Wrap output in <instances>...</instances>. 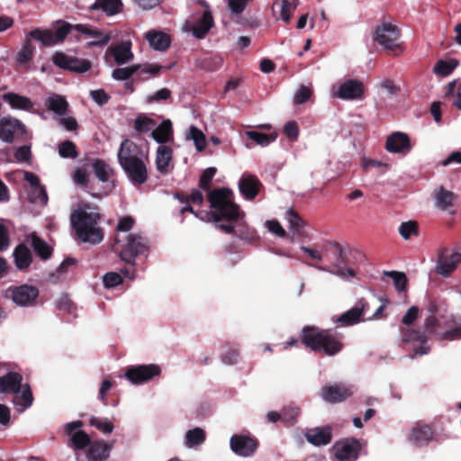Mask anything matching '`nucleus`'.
<instances>
[{
    "instance_id": "obj_21",
    "label": "nucleus",
    "mask_w": 461,
    "mask_h": 461,
    "mask_svg": "<svg viewBox=\"0 0 461 461\" xmlns=\"http://www.w3.org/2000/svg\"><path fill=\"white\" fill-rule=\"evenodd\" d=\"M385 149L390 153L408 154L411 149L409 136L402 131L393 132L386 139Z\"/></svg>"
},
{
    "instance_id": "obj_53",
    "label": "nucleus",
    "mask_w": 461,
    "mask_h": 461,
    "mask_svg": "<svg viewBox=\"0 0 461 461\" xmlns=\"http://www.w3.org/2000/svg\"><path fill=\"white\" fill-rule=\"evenodd\" d=\"M32 56L33 49L32 47L31 41L28 40L18 52L16 60L19 65H23L29 62L32 59Z\"/></svg>"
},
{
    "instance_id": "obj_45",
    "label": "nucleus",
    "mask_w": 461,
    "mask_h": 461,
    "mask_svg": "<svg viewBox=\"0 0 461 461\" xmlns=\"http://www.w3.org/2000/svg\"><path fill=\"white\" fill-rule=\"evenodd\" d=\"M29 36L40 41L44 46H53L56 44L55 36L50 30L34 29L29 32Z\"/></svg>"
},
{
    "instance_id": "obj_58",
    "label": "nucleus",
    "mask_w": 461,
    "mask_h": 461,
    "mask_svg": "<svg viewBox=\"0 0 461 461\" xmlns=\"http://www.w3.org/2000/svg\"><path fill=\"white\" fill-rule=\"evenodd\" d=\"M103 282L105 287H115L122 283L121 275L115 272H108L103 276Z\"/></svg>"
},
{
    "instance_id": "obj_59",
    "label": "nucleus",
    "mask_w": 461,
    "mask_h": 461,
    "mask_svg": "<svg viewBox=\"0 0 461 461\" xmlns=\"http://www.w3.org/2000/svg\"><path fill=\"white\" fill-rule=\"evenodd\" d=\"M215 174H216V168H214V167L206 168L203 172L202 176L200 178V182H199L200 187L204 190H207L209 188L210 183H211L212 179L213 178V176H215Z\"/></svg>"
},
{
    "instance_id": "obj_38",
    "label": "nucleus",
    "mask_w": 461,
    "mask_h": 461,
    "mask_svg": "<svg viewBox=\"0 0 461 461\" xmlns=\"http://www.w3.org/2000/svg\"><path fill=\"white\" fill-rule=\"evenodd\" d=\"M122 0H96L92 5V10H102L107 15H114L121 11Z\"/></svg>"
},
{
    "instance_id": "obj_19",
    "label": "nucleus",
    "mask_w": 461,
    "mask_h": 461,
    "mask_svg": "<svg viewBox=\"0 0 461 461\" xmlns=\"http://www.w3.org/2000/svg\"><path fill=\"white\" fill-rule=\"evenodd\" d=\"M198 3L204 7V11L201 17L193 23L191 31L195 38L203 39L213 26L214 22L208 3L204 0H198Z\"/></svg>"
},
{
    "instance_id": "obj_57",
    "label": "nucleus",
    "mask_w": 461,
    "mask_h": 461,
    "mask_svg": "<svg viewBox=\"0 0 461 461\" xmlns=\"http://www.w3.org/2000/svg\"><path fill=\"white\" fill-rule=\"evenodd\" d=\"M282 421L289 422L294 420L301 413V410L298 406L289 405L285 407L282 411Z\"/></svg>"
},
{
    "instance_id": "obj_32",
    "label": "nucleus",
    "mask_w": 461,
    "mask_h": 461,
    "mask_svg": "<svg viewBox=\"0 0 461 461\" xmlns=\"http://www.w3.org/2000/svg\"><path fill=\"white\" fill-rule=\"evenodd\" d=\"M3 99L13 109L23 110L26 112H32L35 104L34 102L32 101L29 97L15 93L5 94Z\"/></svg>"
},
{
    "instance_id": "obj_54",
    "label": "nucleus",
    "mask_w": 461,
    "mask_h": 461,
    "mask_svg": "<svg viewBox=\"0 0 461 461\" xmlns=\"http://www.w3.org/2000/svg\"><path fill=\"white\" fill-rule=\"evenodd\" d=\"M285 220L289 222L290 228L294 230H300L304 226V223H303V221L302 220V218L292 208H289L286 211Z\"/></svg>"
},
{
    "instance_id": "obj_15",
    "label": "nucleus",
    "mask_w": 461,
    "mask_h": 461,
    "mask_svg": "<svg viewBox=\"0 0 461 461\" xmlns=\"http://www.w3.org/2000/svg\"><path fill=\"white\" fill-rule=\"evenodd\" d=\"M354 393V386L338 383L321 388V398L329 403H339L349 398Z\"/></svg>"
},
{
    "instance_id": "obj_28",
    "label": "nucleus",
    "mask_w": 461,
    "mask_h": 461,
    "mask_svg": "<svg viewBox=\"0 0 461 461\" xmlns=\"http://www.w3.org/2000/svg\"><path fill=\"white\" fill-rule=\"evenodd\" d=\"M14 261L19 271L27 272L32 263V254L24 243H20L13 251Z\"/></svg>"
},
{
    "instance_id": "obj_27",
    "label": "nucleus",
    "mask_w": 461,
    "mask_h": 461,
    "mask_svg": "<svg viewBox=\"0 0 461 461\" xmlns=\"http://www.w3.org/2000/svg\"><path fill=\"white\" fill-rule=\"evenodd\" d=\"M74 29L79 33H82V34H85L86 36L93 38L92 41L87 42L88 47L104 46L111 40V37L109 34L104 33L96 29H94L92 26H90L88 24H77L74 26Z\"/></svg>"
},
{
    "instance_id": "obj_24",
    "label": "nucleus",
    "mask_w": 461,
    "mask_h": 461,
    "mask_svg": "<svg viewBox=\"0 0 461 461\" xmlns=\"http://www.w3.org/2000/svg\"><path fill=\"white\" fill-rule=\"evenodd\" d=\"M433 438L432 429L426 424L414 425L408 436V442L416 447L428 445Z\"/></svg>"
},
{
    "instance_id": "obj_13",
    "label": "nucleus",
    "mask_w": 461,
    "mask_h": 461,
    "mask_svg": "<svg viewBox=\"0 0 461 461\" xmlns=\"http://www.w3.org/2000/svg\"><path fill=\"white\" fill-rule=\"evenodd\" d=\"M83 422L74 420L64 425L65 434L69 437L68 447H73L75 451L84 449L90 445V437L81 429Z\"/></svg>"
},
{
    "instance_id": "obj_33",
    "label": "nucleus",
    "mask_w": 461,
    "mask_h": 461,
    "mask_svg": "<svg viewBox=\"0 0 461 461\" xmlns=\"http://www.w3.org/2000/svg\"><path fill=\"white\" fill-rule=\"evenodd\" d=\"M206 440V431L200 427L188 429L184 437L183 444L186 448L193 449L202 446Z\"/></svg>"
},
{
    "instance_id": "obj_10",
    "label": "nucleus",
    "mask_w": 461,
    "mask_h": 461,
    "mask_svg": "<svg viewBox=\"0 0 461 461\" xmlns=\"http://www.w3.org/2000/svg\"><path fill=\"white\" fill-rule=\"evenodd\" d=\"M332 95L341 100H361L364 97V84L357 79H348L334 84L331 87Z\"/></svg>"
},
{
    "instance_id": "obj_31",
    "label": "nucleus",
    "mask_w": 461,
    "mask_h": 461,
    "mask_svg": "<svg viewBox=\"0 0 461 461\" xmlns=\"http://www.w3.org/2000/svg\"><path fill=\"white\" fill-rule=\"evenodd\" d=\"M305 438L307 441L314 446H325L331 440V429L330 427H316L308 429Z\"/></svg>"
},
{
    "instance_id": "obj_9",
    "label": "nucleus",
    "mask_w": 461,
    "mask_h": 461,
    "mask_svg": "<svg viewBox=\"0 0 461 461\" xmlns=\"http://www.w3.org/2000/svg\"><path fill=\"white\" fill-rule=\"evenodd\" d=\"M161 374V368L156 364L136 365L129 366L123 377L131 384H143Z\"/></svg>"
},
{
    "instance_id": "obj_34",
    "label": "nucleus",
    "mask_w": 461,
    "mask_h": 461,
    "mask_svg": "<svg viewBox=\"0 0 461 461\" xmlns=\"http://www.w3.org/2000/svg\"><path fill=\"white\" fill-rule=\"evenodd\" d=\"M145 38L155 50L164 51L170 45L169 36L163 32L149 31L145 34Z\"/></svg>"
},
{
    "instance_id": "obj_35",
    "label": "nucleus",
    "mask_w": 461,
    "mask_h": 461,
    "mask_svg": "<svg viewBox=\"0 0 461 461\" xmlns=\"http://www.w3.org/2000/svg\"><path fill=\"white\" fill-rule=\"evenodd\" d=\"M172 135V122L169 119L164 120L158 126L156 125L151 132L153 140L160 145H164V143L169 141Z\"/></svg>"
},
{
    "instance_id": "obj_8",
    "label": "nucleus",
    "mask_w": 461,
    "mask_h": 461,
    "mask_svg": "<svg viewBox=\"0 0 461 461\" xmlns=\"http://www.w3.org/2000/svg\"><path fill=\"white\" fill-rule=\"evenodd\" d=\"M5 296L17 306L31 307L36 303L39 290L36 286L30 285L10 286L5 290Z\"/></svg>"
},
{
    "instance_id": "obj_1",
    "label": "nucleus",
    "mask_w": 461,
    "mask_h": 461,
    "mask_svg": "<svg viewBox=\"0 0 461 461\" xmlns=\"http://www.w3.org/2000/svg\"><path fill=\"white\" fill-rule=\"evenodd\" d=\"M210 213L215 227L224 233H233L240 239L254 237V230L244 221V213L232 202V192L227 188L215 189L209 193Z\"/></svg>"
},
{
    "instance_id": "obj_61",
    "label": "nucleus",
    "mask_w": 461,
    "mask_h": 461,
    "mask_svg": "<svg viewBox=\"0 0 461 461\" xmlns=\"http://www.w3.org/2000/svg\"><path fill=\"white\" fill-rule=\"evenodd\" d=\"M378 87L384 90L389 95H394L400 91V87L397 86L393 80L384 78L378 84Z\"/></svg>"
},
{
    "instance_id": "obj_47",
    "label": "nucleus",
    "mask_w": 461,
    "mask_h": 461,
    "mask_svg": "<svg viewBox=\"0 0 461 461\" xmlns=\"http://www.w3.org/2000/svg\"><path fill=\"white\" fill-rule=\"evenodd\" d=\"M89 423L104 434H111L114 429L112 421L105 417H92Z\"/></svg>"
},
{
    "instance_id": "obj_2",
    "label": "nucleus",
    "mask_w": 461,
    "mask_h": 461,
    "mask_svg": "<svg viewBox=\"0 0 461 461\" xmlns=\"http://www.w3.org/2000/svg\"><path fill=\"white\" fill-rule=\"evenodd\" d=\"M436 322L435 318L429 316L424 322V330L422 332L411 329L402 331L403 341L413 345L414 354L410 356L411 358L429 353V347L427 346V341L431 335L437 336L441 340L452 341L461 339V320L451 321L447 323L446 330L442 332L436 330Z\"/></svg>"
},
{
    "instance_id": "obj_62",
    "label": "nucleus",
    "mask_w": 461,
    "mask_h": 461,
    "mask_svg": "<svg viewBox=\"0 0 461 461\" xmlns=\"http://www.w3.org/2000/svg\"><path fill=\"white\" fill-rule=\"evenodd\" d=\"M265 225H266L267 229L268 230V231L275 234L276 236L281 237V238L285 236V230H284V228L281 226V224L277 221H275V220L267 221Z\"/></svg>"
},
{
    "instance_id": "obj_60",
    "label": "nucleus",
    "mask_w": 461,
    "mask_h": 461,
    "mask_svg": "<svg viewBox=\"0 0 461 461\" xmlns=\"http://www.w3.org/2000/svg\"><path fill=\"white\" fill-rule=\"evenodd\" d=\"M72 28V25L67 23H63L61 25H59L53 33V35L55 36L56 44L59 42H62L67 37V35L70 32Z\"/></svg>"
},
{
    "instance_id": "obj_17",
    "label": "nucleus",
    "mask_w": 461,
    "mask_h": 461,
    "mask_svg": "<svg viewBox=\"0 0 461 461\" xmlns=\"http://www.w3.org/2000/svg\"><path fill=\"white\" fill-rule=\"evenodd\" d=\"M335 461H356L358 457L360 446L354 438H346L335 443L332 447Z\"/></svg>"
},
{
    "instance_id": "obj_25",
    "label": "nucleus",
    "mask_w": 461,
    "mask_h": 461,
    "mask_svg": "<svg viewBox=\"0 0 461 461\" xmlns=\"http://www.w3.org/2000/svg\"><path fill=\"white\" fill-rule=\"evenodd\" d=\"M261 184L257 176L243 174L238 183L241 195L247 200H253L258 194Z\"/></svg>"
},
{
    "instance_id": "obj_23",
    "label": "nucleus",
    "mask_w": 461,
    "mask_h": 461,
    "mask_svg": "<svg viewBox=\"0 0 461 461\" xmlns=\"http://www.w3.org/2000/svg\"><path fill=\"white\" fill-rule=\"evenodd\" d=\"M368 309V304L364 300H359L355 306L342 313L336 319L337 323L342 326H352L358 322L365 321L361 317Z\"/></svg>"
},
{
    "instance_id": "obj_41",
    "label": "nucleus",
    "mask_w": 461,
    "mask_h": 461,
    "mask_svg": "<svg viewBox=\"0 0 461 461\" xmlns=\"http://www.w3.org/2000/svg\"><path fill=\"white\" fill-rule=\"evenodd\" d=\"M186 140H192L198 151L204 150L206 147V138L203 132L196 126L191 125L185 135Z\"/></svg>"
},
{
    "instance_id": "obj_4",
    "label": "nucleus",
    "mask_w": 461,
    "mask_h": 461,
    "mask_svg": "<svg viewBox=\"0 0 461 461\" xmlns=\"http://www.w3.org/2000/svg\"><path fill=\"white\" fill-rule=\"evenodd\" d=\"M90 208H80L71 214V224L78 239L82 242L98 244L104 240V234L98 227L99 213L88 211Z\"/></svg>"
},
{
    "instance_id": "obj_49",
    "label": "nucleus",
    "mask_w": 461,
    "mask_h": 461,
    "mask_svg": "<svg viewBox=\"0 0 461 461\" xmlns=\"http://www.w3.org/2000/svg\"><path fill=\"white\" fill-rule=\"evenodd\" d=\"M384 275L393 279L394 287L397 291L402 292L407 285V277L404 273L397 271H384Z\"/></svg>"
},
{
    "instance_id": "obj_48",
    "label": "nucleus",
    "mask_w": 461,
    "mask_h": 461,
    "mask_svg": "<svg viewBox=\"0 0 461 461\" xmlns=\"http://www.w3.org/2000/svg\"><path fill=\"white\" fill-rule=\"evenodd\" d=\"M156 122L147 116H138L134 120V128L139 133H145L152 131Z\"/></svg>"
},
{
    "instance_id": "obj_14",
    "label": "nucleus",
    "mask_w": 461,
    "mask_h": 461,
    "mask_svg": "<svg viewBox=\"0 0 461 461\" xmlns=\"http://www.w3.org/2000/svg\"><path fill=\"white\" fill-rule=\"evenodd\" d=\"M52 62L62 69L75 73H85L91 68V62L85 59L68 56L63 52H56L52 56Z\"/></svg>"
},
{
    "instance_id": "obj_46",
    "label": "nucleus",
    "mask_w": 461,
    "mask_h": 461,
    "mask_svg": "<svg viewBox=\"0 0 461 461\" xmlns=\"http://www.w3.org/2000/svg\"><path fill=\"white\" fill-rule=\"evenodd\" d=\"M245 135L255 141L256 144L261 147H267L273 141H275L276 136V135H268L266 133L255 131H248L245 132Z\"/></svg>"
},
{
    "instance_id": "obj_42",
    "label": "nucleus",
    "mask_w": 461,
    "mask_h": 461,
    "mask_svg": "<svg viewBox=\"0 0 461 461\" xmlns=\"http://www.w3.org/2000/svg\"><path fill=\"white\" fill-rule=\"evenodd\" d=\"M279 2L281 3L280 19L287 23L291 20L293 12L298 6L299 0H276L274 6Z\"/></svg>"
},
{
    "instance_id": "obj_39",
    "label": "nucleus",
    "mask_w": 461,
    "mask_h": 461,
    "mask_svg": "<svg viewBox=\"0 0 461 461\" xmlns=\"http://www.w3.org/2000/svg\"><path fill=\"white\" fill-rule=\"evenodd\" d=\"M176 197L179 199L182 203H185L180 210L181 214L185 213V212H190L197 217V214L194 212L193 207L190 204L194 203L199 205L203 203V196L199 190H193L191 194L185 198L184 196H180L179 194H176Z\"/></svg>"
},
{
    "instance_id": "obj_22",
    "label": "nucleus",
    "mask_w": 461,
    "mask_h": 461,
    "mask_svg": "<svg viewBox=\"0 0 461 461\" xmlns=\"http://www.w3.org/2000/svg\"><path fill=\"white\" fill-rule=\"evenodd\" d=\"M110 57L113 59L117 65H124L131 62L134 58L131 51V42L125 41L119 44L111 45L105 52V59Z\"/></svg>"
},
{
    "instance_id": "obj_20",
    "label": "nucleus",
    "mask_w": 461,
    "mask_h": 461,
    "mask_svg": "<svg viewBox=\"0 0 461 461\" xmlns=\"http://www.w3.org/2000/svg\"><path fill=\"white\" fill-rule=\"evenodd\" d=\"M399 36V30L391 23H384L375 31V41L387 50H392L397 45Z\"/></svg>"
},
{
    "instance_id": "obj_11",
    "label": "nucleus",
    "mask_w": 461,
    "mask_h": 461,
    "mask_svg": "<svg viewBox=\"0 0 461 461\" xmlns=\"http://www.w3.org/2000/svg\"><path fill=\"white\" fill-rule=\"evenodd\" d=\"M147 249V240L140 234L131 233L128 235L127 242L120 252V257L126 263L133 265L135 258L144 254Z\"/></svg>"
},
{
    "instance_id": "obj_3",
    "label": "nucleus",
    "mask_w": 461,
    "mask_h": 461,
    "mask_svg": "<svg viewBox=\"0 0 461 461\" xmlns=\"http://www.w3.org/2000/svg\"><path fill=\"white\" fill-rule=\"evenodd\" d=\"M117 159L128 180L133 185H140L148 180L147 158L142 149L132 140L125 139L121 142Z\"/></svg>"
},
{
    "instance_id": "obj_63",
    "label": "nucleus",
    "mask_w": 461,
    "mask_h": 461,
    "mask_svg": "<svg viewBox=\"0 0 461 461\" xmlns=\"http://www.w3.org/2000/svg\"><path fill=\"white\" fill-rule=\"evenodd\" d=\"M14 156L19 162H29L31 159V148L26 145L18 147L15 149Z\"/></svg>"
},
{
    "instance_id": "obj_37",
    "label": "nucleus",
    "mask_w": 461,
    "mask_h": 461,
    "mask_svg": "<svg viewBox=\"0 0 461 461\" xmlns=\"http://www.w3.org/2000/svg\"><path fill=\"white\" fill-rule=\"evenodd\" d=\"M47 108L59 116L66 114L68 104L64 96L58 94H51L45 103Z\"/></svg>"
},
{
    "instance_id": "obj_5",
    "label": "nucleus",
    "mask_w": 461,
    "mask_h": 461,
    "mask_svg": "<svg viewBox=\"0 0 461 461\" xmlns=\"http://www.w3.org/2000/svg\"><path fill=\"white\" fill-rule=\"evenodd\" d=\"M23 376L17 372H9L0 376V393L14 394L13 403L18 412L31 407L33 396L28 384H22Z\"/></svg>"
},
{
    "instance_id": "obj_29",
    "label": "nucleus",
    "mask_w": 461,
    "mask_h": 461,
    "mask_svg": "<svg viewBox=\"0 0 461 461\" xmlns=\"http://www.w3.org/2000/svg\"><path fill=\"white\" fill-rule=\"evenodd\" d=\"M461 262V252H454L451 255L441 256L436 266V272L444 276H448Z\"/></svg>"
},
{
    "instance_id": "obj_40",
    "label": "nucleus",
    "mask_w": 461,
    "mask_h": 461,
    "mask_svg": "<svg viewBox=\"0 0 461 461\" xmlns=\"http://www.w3.org/2000/svg\"><path fill=\"white\" fill-rule=\"evenodd\" d=\"M435 199L437 207L447 211L453 205L456 195L454 193L440 187L435 192Z\"/></svg>"
},
{
    "instance_id": "obj_30",
    "label": "nucleus",
    "mask_w": 461,
    "mask_h": 461,
    "mask_svg": "<svg viewBox=\"0 0 461 461\" xmlns=\"http://www.w3.org/2000/svg\"><path fill=\"white\" fill-rule=\"evenodd\" d=\"M25 242L31 245L37 256L42 260H48L50 258L52 249L35 232L25 235Z\"/></svg>"
},
{
    "instance_id": "obj_12",
    "label": "nucleus",
    "mask_w": 461,
    "mask_h": 461,
    "mask_svg": "<svg viewBox=\"0 0 461 461\" xmlns=\"http://www.w3.org/2000/svg\"><path fill=\"white\" fill-rule=\"evenodd\" d=\"M26 134L24 124L12 117H5L0 120V140L6 143L23 140Z\"/></svg>"
},
{
    "instance_id": "obj_51",
    "label": "nucleus",
    "mask_w": 461,
    "mask_h": 461,
    "mask_svg": "<svg viewBox=\"0 0 461 461\" xmlns=\"http://www.w3.org/2000/svg\"><path fill=\"white\" fill-rule=\"evenodd\" d=\"M399 233L405 240H409L412 235L418 234V225L414 221L402 222L399 227Z\"/></svg>"
},
{
    "instance_id": "obj_18",
    "label": "nucleus",
    "mask_w": 461,
    "mask_h": 461,
    "mask_svg": "<svg viewBox=\"0 0 461 461\" xmlns=\"http://www.w3.org/2000/svg\"><path fill=\"white\" fill-rule=\"evenodd\" d=\"M258 443L257 439L248 435L235 434L230 439L231 451L240 456H251L257 450Z\"/></svg>"
},
{
    "instance_id": "obj_44",
    "label": "nucleus",
    "mask_w": 461,
    "mask_h": 461,
    "mask_svg": "<svg viewBox=\"0 0 461 461\" xmlns=\"http://www.w3.org/2000/svg\"><path fill=\"white\" fill-rule=\"evenodd\" d=\"M93 170L101 182H107L113 174V169L104 160L95 159L92 163Z\"/></svg>"
},
{
    "instance_id": "obj_16",
    "label": "nucleus",
    "mask_w": 461,
    "mask_h": 461,
    "mask_svg": "<svg viewBox=\"0 0 461 461\" xmlns=\"http://www.w3.org/2000/svg\"><path fill=\"white\" fill-rule=\"evenodd\" d=\"M164 68H166L157 64H138L127 68H115L112 73V77L114 80L123 81L129 79L133 74L139 71L142 74L157 76Z\"/></svg>"
},
{
    "instance_id": "obj_55",
    "label": "nucleus",
    "mask_w": 461,
    "mask_h": 461,
    "mask_svg": "<svg viewBox=\"0 0 461 461\" xmlns=\"http://www.w3.org/2000/svg\"><path fill=\"white\" fill-rule=\"evenodd\" d=\"M30 196L32 203H41L42 205H46L48 203V194L46 188L43 185H40L35 189H32Z\"/></svg>"
},
{
    "instance_id": "obj_36",
    "label": "nucleus",
    "mask_w": 461,
    "mask_h": 461,
    "mask_svg": "<svg viewBox=\"0 0 461 461\" xmlns=\"http://www.w3.org/2000/svg\"><path fill=\"white\" fill-rule=\"evenodd\" d=\"M172 149L166 145H159L156 154V167L159 173L166 174L172 161Z\"/></svg>"
},
{
    "instance_id": "obj_56",
    "label": "nucleus",
    "mask_w": 461,
    "mask_h": 461,
    "mask_svg": "<svg viewBox=\"0 0 461 461\" xmlns=\"http://www.w3.org/2000/svg\"><path fill=\"white\" fill-rule=\"evenodd\" d=\"M312 95V89L305 86H301L294 95V103L303 104L306 103Z\"/></svg>"
},
{
    "instance_id": "obj_64",
    "label": "nucleus",
    "mask_w": 461,
    "mask_h": 461,
    "mask_svg": "<svg viewBox=\"0 0 461 461\" xmlns=\"http://www.w3.org/2000/svg\"><path fill=\"white\" fill-rule=\"evenodd\" d=\"M284 133L291 140H296L299 135V128L295 122L290 121L285 124Z\"/></svg>"
},
{
    "instance_id": "obj_52",
    "label": "nucleus",
    "mask_w": 461,
    "mask_h": 461,
    "mask_svg": "<svg viewBox=\"0 0 461 461\" xmlns=\"http://www.w3.org/2000/svg\"><path fill=\"white\" fill-rule=\"evenodd\" d=\"M59 154L64 158H76L77 157L76 147L70 140H65L59 144Z\"/></svg>"
},
{
    "instance_id": "obj_50",
    "label": "nucleus",
    "mask_w": 461,
    "mask_h": 461,
    "mask_svg": "<svg viewBox=\"0 0 461 461\" xmlns=\"http://www.w3.org/2000/svg\"><path fill=\"white\" fill-rule=\"evenodd\" d=\"M221 359L224 365H236L240 360V350L238 348L229 347L221 353Z\"/></svg>"
},
{
    "instance_id": "obj_43",
    "label": "nucleus",
    "mask_w": 461,
    "mask_h": 461,
    "mask_svg": "<svg viewBox=\"0 0 461 461\" xmlns=\"http://www.w3.org/2000/svg\"><path fill=\"white\" fill-rule=\"evenodd\" d=\"M457 64L458 63L456 59H440L435 64L433 68V73L440 77H447L457 67Z\"/></svg>"
},
{
    "instance_id": "obj_26",
    "label": "nucleus",
    "mask_w": 461,
    "mask_h": 461,
    "mask_svg": "<svg viewBox=\"0 0 461 461\" xmlns=\"http://www.w3.org/2000/svg\"><path fill=\"white\" fill-rule=\"evenodd\" d=\"M86 456V461H105L113 447V442L108 443L104 440L90 442Z\"/></svg>"
},
{
    "instance_id": "obj_7",
    "label": "nucleus",
    "mask_w": 461,
    "mask_h": 461,
    "mask_svg": "<svg viewBox=\"0 0 461 461\" xmlns=\"http://www.w3.org/2000/svg\"><path fill=\"white\" fill-rule=\"evenodd\" d=\"M329 245L335 249L334 260L330 264V267L315 266L312 263L305 261H303V263L309 267H315L319 271L329 272L345 281H348L351 277L356 276V272L351 267H345L347 250L336 241H330L329 242Z\"/></svg>"
},
{
    "instance_id": "obj_6",
    "label": "nucleus",
    "mask_w": 461,
    "mask_h": 461,
    "mask_svg": "<svg viewBox=\"0 0 461 461\" xmlns=\"http://www.w3.org/2000/svg\"><path fill=\"white\" fill-rule=\"evenodd\" d=\"M302 342L313 351L333 356L342 349V344L328 330L306 326L302 330Z\"/></svg>"
}]
</instances>
